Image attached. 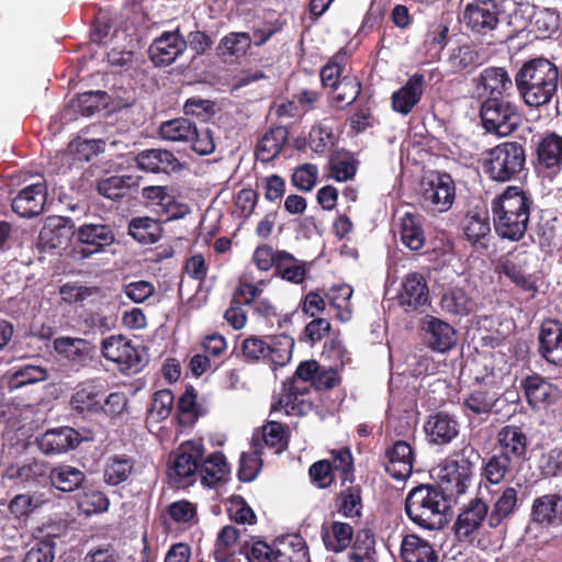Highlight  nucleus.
I'll use <instances>...</instances> for the list:
<instances>
[{
	"label": "nucleus",
	"mask_w": 562,
	"mask_h": 562,
	"mask_svg": "<svg viewBox=\"0 0 562 562\" xmlns=\"http://www.w3.org/2000/svg\"><path fill=\"white\" fill-rule=\"evenodd\" d=\"M535 199L529 190L520 186H508L491 202L494 229L496 234L512 241H518L526 235L530 223Z\"/></svg>",
	"instance_id": "1"
},
{
	"label": "nucleus",
	"mask_w": 562,
	"mask_h": 562,
	"mask_svg": "<svg viewBox=\"0 0 562 562\" xmlns=\"http://www.w3.org/2000/svg\"><path fill=\"white\" fill-rule=\"evenodd\" d=\"M560 83L561 70L552 60L542 56L524 61L515 74L516 89L529 108L539 109L551 103Z\"/></svg>",
	"instance_id": "2"
},
{
	"label": "nucleus",
	"mask_w": 562,
	"mask_h": 562,
	"mask_svg": "<svg viewBox=\"0 0 562 562\" xmlns=\"http://www.w3.org/2000/svg\"><path fill=\"white\" fill-rule=\"evenodd\" d=\"M450 498L441 486L419 484L413 487L405 498V513L417 526L435 530L446 522V512Z\"/></svg>",
	"instance_id": "3"
},
{
	"label": "nucleus",
	"mask_w": 562,
	"mask_h": 562,
	"mask_svg": "<svg viewBox=\"0 0 562 562\" xmlns=\"http://www.w3.org/2000/svg\"><path fill=\"white\" fill-rule=\"evenodd\" d=\"M526 164V147L518 140H505L486 149L481 161L485 176L497 183L520 179L527 171Z\"/></svg>",
	"instance_id": "4"
},
{
	"label": "nucleus",
	"mask_w": 562,
	"mask_h": 562,
	"mask_svg": "<svg viewBox=\"0 0 562 562\" xmlns=\"http://www.w3.org/2000/svg\"><path fill=\"white\" fill-rule=\"evenodd\" d=\"M158 133L165 140L189 143L190 148L200 156L211 155L216 147L214 132L209 126L198 127L187 117L162 122Z\"/></svg>",
	"instance_id": "5"
},
{
	"label": "nucleus",
	"mask_w": 562,
	"mask_h": 562,
	"mask_svg": "<svg viewBox=\"0 0 562 562\" xmlns=\"http://www.w3.org/2000/svg\"><path fill=\"white\" fill-rule=\"evenodd\" d=\"M482 127L490 134L506 137L518 126V105L512 97L483 99L480 105Z\"/></svg>",
	"instance_id": "6"
},
{
	"label": "nucleus",
	"mask_w": 562,
	"mask_h": 562,
	"mask_svg": "<svg viewBox=\"0 0 562 562\" xmlns=\"http://www.w3.org/2000/svg\"><path fill=\"white\" fill-rule=\"evenodd\" d=\"M473 454H477L475 449L465 446L445 460L437 486H441L449 498L467 492L473 473V462L470 460Z\"/></svg>",
	"instance_id": "7"
},
{
	"label": "nucleus",
	"mask_w": 562,
	"mask_h": 562,
	"mask_svg": "<svg viewBox=\"0 0 562 562\" xmlns=\"http://www.w3.org/2000/svg\"><path fill=\"white\" fill-rule=\"evenodd\" d=\"M204 456L202 443L188 440L179 445L169 456L168 476L177 488L192 485L198 479V472Z\"/></svg>",
	"instance_id": "8"
},
{
	"label": "nucleus",
	"mask_w": 562,
	"mask_h": 562,
	"mask_svg": "<svg viewBox=\"0 0 562 562\" xmlns=\"http://www.w3.org/2000/svg\"><path fill=\"white\" fill-rule=\"evenodd\" d=\"M507 0H473L464 7L462 21L474 34L493 36L506 18Z\"/></svg>",
	"instance_id": "9"
},
{
	"label": "nucleus",
	"mask_w": 562,
	"mask_h": 562,
	"mask_svg": "<svg viewBox=\"0 0 562 562\" xmlns=\"http://www.w3.org/2000/svg\"><path fill=\"white\" fill-rule=\"evenodd\" d=\"M101 353L108 360L117 364L123 374H136L145 364L144 349L132 344V340L123 335H111L102 340Z\"/></svg>",
	"instance_id": "10"
},
{
	"label": "nucleus",
	"mask_w": 562,
	"mask_h": 562,
	"mask_svg": "<svg viewBox=\"0 0 562 562\" xmlns=\"http://www.w3.org/2000/svg\"><path fill=\"white\" fill-rule=\"evenodd\" d=\"M535 259L536 256L527 250L513 252L499 259L496 271L508 278L520 291L530 293L533 297L539 291V277L530 271V265Z\"/></svg>",
	"instance_id": "11"
},
{
	"label": "nucleus",
	"mask_w": 562,
	"mask_h": 562,
	"mask_svg": "<svg viewBox=\"0 0 562 562\" xmlns=\"http://www.w3.org/2000/svg\"><path fill=\"white\" fill-rule=\"evenodd\" d=\"M456 198V184L446 172H431L422 181L420 201L425 209L432 212L448 211Z\"/></svg>",
	"instance_id": "12"
},
{
	"label": "nucleus",
	"mask_w": 562,
	"mask_h": 562,
	"mask_svg": "<svg viewBox=\"0 0 562 562\" xmlns=\"http://www.w3.org/2000/svg\"><path fill=\"white\" fill-rule=\"evenodd\" d=\"M94 440V432L89 428L77 430L72 427L64 426L46 430L38 439L40 450L49 454H59L76 449L81 442Z\"/></svg>",
	"instance_id": "13"
},
{
	"label": "nucleus",
	"mask_w": 562,
	"mask_h": 562,
	"mask_svg": "<svg viewBox=\"0 0 562 562\" xmlns=\"http://www.w3.org/2000/svg\"><path fill=\"white\" fill-rule=\"evenodd\" d=\"M310 385L296 379H288L282 384L280 397L271 405V414L283 412L286 416H306L313 411Z\"/></svg>",
	"instance_id": "14"
},
{
	"label": "nucleus",
	"mask_w": 562,
	"mask_h": 562,
	"mask_svg": "<svg viewBox=\"0 0 562 562\" xmlns=\"http://www.w3.org/2000/svg\"><path fill=\"white\" fill-rule=\"evenodd\" d=\"M503 394L499 387L492 383H482L464 395L461 408L463 414L471 417H480L486 420L492 414L499 412L496 408Z\"/></svg>",
	"instance_id": "15"
},
{
	"label": "nucleus",
	"mask_w": 562,
	"mask_h": 562,
	"mask_svg": "<svg viewBox=\"0 0 562 562\" xmlns=\"http://www.w3.org/2000/svg\"><path fill=\"white\" fill-rule=\"evenodd\" d=\"M520 386L528 405L533 409H547L562 398V390L538 373L525 376Z\"/></svg>",
	"instance_id": "16"
},
{
	"label": "nucleus",
	"mask_w": 562,
	"mask_h": 562,
	"mask_svg": "<svg viewBox=\"0 0 562 562\" xmlns=\"http://www.w3.org/2000/svg\"><path fill=\"white\" fill-rule=\"evenodd\" d=\"M188 43L180 26L173 31H165L156 37L149 48L148 56L157 67L173 64L187 49Z\"/></svg>",
	"instance_id": "17"
},
{
	"label": "nucleus",
	"mask_w": 562,
	"mask_h": 562,
	"mask_svg": "<svg viewBox=\"0 0 562 562\" xmlns=\"http://www.w3.org/2000/svg\"><path fill=\"white\" fill-rule=\"evenodd\" d=\"M75 234L80 244L74 248L77 259H87L101 252L114 241L113 231L105 224H82Z\"/></svg>",
	"instance_id": "18"
},
{
	"label": "nucleus",
	"mask_w": 562,
	"mask_h": 562,
	"mask_svg": "<svg viewBox=\"0 0 562 562\" xmlns=\"http://www.w3.org/2000/svg\"><path fill=\"white\" fill-rule=\"evenodd\" d=\"M519 482L514 485H506L498 491L488 493L492 495V506L490 509L488 527L496 529L502 525H506L517 513L522 501L519 498Z\"/></svg>",
	"instance_id": "19"
},
{
	"label": "nucleus",
	"mask_w": 562,
	"mask_h": 562,
	"mask_svg": "<svg viewBox=\"0 0 562 562\" xmlns=\"http://www.w3.org/2000/svg\"><path fill=\"white\" fill-rule=\"evenodd\" d=\"M529 438L522 427L506 425L497 431L494 449L520 467L529 460Z\"/></svg>",
	"instance_id": "20"
},
{
	"label": "nucleus",
	"mask_w": 562,
	"mask_h": 562,
	"mask_svg": "<svg viewBox=\"0 0 562 562\" xmlns=\"http://www.w3.org/2000/svg\"><path fill=\"white\" fill-rule=\"evenodd\" d=\"M490 506L480 497L472 498L454 521V530L460 541H472L482 524H488Z\"/></svg>",
	"instance_id": "21"
},
{
	"label": "nucleus",
	"mask_w": 562,
	"mask_h": 562,
	"mask_svg": "<svg viewBox=\"0 0 562 562\" xmlns=\"http://www.w3.org/2000/svg\"><path fill=\"white\" fill-rule=\"evenodd\" d=\"M104 393V386L95 380L80 382L70 395L69 406L78 415H99Z\"/></svg>",
	"instance_id": "22"
},
{
	"label": "nucleus",
	"mask_w": 562,
	"mask_h": 562,
	"mask_svg": "<svg viewBox=\"0 0 562 562\" xmlns=\"http://www.w3.org/2000/svg\"><path fill=\"white\" fill-rule=\"evenodd\" d=\"M423 341L431 350L446 352L457 344V331L447 322L427 315L422 325Z\"/></svg>",
	"instance_id": "23"
},
{
	"label": "nucleus",
	"mask_w": 562,
	"mask_h": 562,
	"mask_svg": "<svg viewBox=\"0 0 562 562\" xmlns=\"http://www.w3.org/2000/svg\"><path fill=\"white\" fill-rule=\"evenodd\" d=\"M538 352L549 363L562 366V322L544 318L538 334Z\"/></svg>",
	"instance_id": "24"
},
{
	"label": "nucleus",
	"mask_w": 562,
	"mask_h": 562,
	"mask_svg": "<svg viewBox=\"0 0 562 562\" xmlns=\"http://www.w3.org/2000/svg\"><path fill=\"white\" fill-rule=\"evenodd\" d=\"M475 82L480 97L483 99L513 97L514 82L508 71L503 67L483 69Z\"/></svg>",
	"instance_id": "25"
},
{
	"label": "nucleus",
	"mask_w": 562,
	"mask_h": 562,
	"mask_svg": "<svg viewBox=\"0 0 562 562\" xmlns=\"http://www.w3.org/2000/svg\"><path fill=\"white\" fill-rule=\"evenodd\" d=\"M424 430L428 443L447 446L459 436L460 424L456 416L446 412H437L427 418Z\"/></svg>",
	"instance_id": "26"
},
{
	"label": "nucleus",
	"mask_w": 562,
	"mask_h": 562,
	"mask_svg": "<svg viewBox=\"0 0 562 562\" xmlns=\"http://www.w3.org/2000/svg\"><path fill=\"white\" fill-rule=\"evenodd\" d=\"M530 519L547 529L562 525V492L536 497L531 504Z\"/></svg>",
	"instance_id": "27"
},
{
	"label": "nucleus",
	"mask_w": 562,
	"mask_h": 562,
	"mask_svg": "<svg viewBox=\"0 0 562 562\" xmlns=\"http://www.w3.org/2000/svg\"><path fill=\"white\" fill-rule=\"evenodd\" d=\"M47 198L45 181H37L23 188L12 200L11 207L21 217L32 218L44 211Z\"/></svg>",
	"instance_id": "28"
},
{
	"label": "nucleus",
	"mask_w": 562,
	"mask_h": 562,
	"mask_svg": "<svg viewBox=\"0 0 562 562\" xmlns=\"http://www.w3.org/2000/svg\"><path fill=\"white\" fill-rule=\"evenodd\" d=\"M397 301L407 313L427 305L429 303V289L425 277L418 272L408 273L402 281Z\"/></svg>",
	"instance_id": "29"
},
{
	"label": "nucleus",
	"mask_w": 562,
	"mask_h": 562,
	"mask_svg": "<svg viewBox=\"0 0 562 562\" xmlns=\"http://www.w3.org/2000/svg\"><path fill=\"white\" fill-rule=\"evenodd\" d=\"M387 462L384 464L385 472L397 481H404L411 476L414 465V450L404 440H396L385 450Z\"/></svg>",
	"instance_id": "30"
},
{
	"label": "nucleus",
	"mask_w": 562,
	"mask_h": 562,
	"mask_svg": "<svg viewBox=\"0 0 562 562\" xmlns=\"http://www.w3.org/2000/svg\"><path fill=\"white\" fill-rule=\"evenodd\" d=\"M135 162L138 169L151 173L170 175L182 168L181 162L172 151L161 148L140 150L135 156Z\"/></svg>",
	"instance_id": "31"
},
{
	"label": "nucleus",
	"mask_w": 562,
	"mask_h": 562,
	"mask_svg": "<svg viewBox=\"0 0 562 562\" xmlns=\"http://www.w3.org/2000/svg\"><path fill=\"white\" fill-rule=\"evenodd\" d=\"M518 468V464L494 449L492 456L483 460L481 482L490 491L491 486L503 483Z\"/></svg>",
	"instance_id": "32"
},
{
	"label": "nucleus",
	"mask_w": 562,
	"mask_h": 562,
	"mask_svg": "<svg viewBox=\"0 0 562 562\" xmlns=\"http://www.w3.org/2000/svg\"><path fill=\"white\" fill-rule=\"evenodd\" d=\"M562 166V136L550 133L537 146V168L557 175Z\"/></svg>",
	"instance_id": "33"
},
{
	"label": "nucleus",
	"mask_w": 562,
	"mask_h": 562,
	"mask_svg": "<svg viewBox=\"0 0 562 562\" xmlns=\"http://www.w3.org/2000/svg\"><path fill=\"white\" fill-rule=\"evenodd\" d=\"M54 349L74 367H85L92 360L93 346L86 339L58 337L54 340Z\"/></svg>",
	"instance_id": "34"
},
{
	"label": "nucleus",
	"mask_w": 562,
	"mask_h": 562,
	"mask_svg": "<svg viewBox=\"0 0 562 562\" xmlns=\"http://www.w3.org/2000/svg\"><path fill=\"white\" fill-rule=\"evenodd\" d=\"M134 469L135 460L132 457L125 453L112 454L106 458L103 465V483L110 487L128 484Z\"/></svg>",
	"instance_id": "35"
},
{
	"label": "nucleus",
	"mask_w": 562,
	"mask_h": 562,
	"mask_svg": "<svg viewBox=\"0 0 562 562\" xmlns=\"http://www.w3.org/2000/svg\"><path fill=\"white\" fill-rule=\"evenodd\" d=\"M425 76L416 72L406 83L392 94V108L395 112L407 115L420 101L424 93Z\"/></svg>",
	"instance_id": "36"
},
{
	"label": "nucleus",
	"mask_w": 562,
	"mask_h": 562,
	"mask_svg": "<svg viewBox=\"0 0 562 562\" xmlns=\"http://www.w3.org/2000/svg\"><path fill=\"white\" fill-rule=\"evenodd\" d=\"M353 527L348 522L333 520L323 524L321 537L327 551L334 553L344 552L351 546L355 536Z\"/></svg>",
	"instance_id": "37"
},
{
	"label": "nucleus",
	"mask_w": 562,
	"mask_h": 562,
	"mask_svg": "<svg viewBox=\"0 0 562 562\" xmlns=\"http://www.w3.org/2000/svg\"><path fill=\"white\" fill-rule=\"evenodd\" d=\"M252 45V38L247 32H231L223 36L216 46L217 56L225 63H238Z\"/></svg>",
	"instance_id": "38"
},
{
	"label": "nucleus",
	"mask_w": 562,
	"mask_h": 562,
	"mask_svg": "<svg viewBox=\"0 0 562 562\" xmlns=\"http://www.w3.org/2000/svg\"><path fill=\"white\" fill-rule=\"evenodd\" d=\"M198 476L207 487L225 483L229 476V467L223 452L216 451L202 459Z\"/></svg>",
	"instance_id": "39"
},
{
	"label": "nucleus",
	"mask_w": 562,
	"mask_h": 562,
	"mask_svg": "<svg viewBox=\"0 0 562 562\" xmlns=\"http://www.w3.org/2000/svg\"><path fill=\"white\" fill-rule=\"evenodd\" d=\"M49 482L56 490L63 493H71L85 486L87 475L76 467L59 464L50 469Z\"/></svg>",
	"instance_id": "40"
},
{
	"label": "nucleus",
	"mask_w": 562,
	"mask_h": 562,
	"mask_svg": "<svg viewBox=\"0 0 562 562\" xmlns=\"http://www.w3.org/2000/svg\"><path fill=\"white\" fill-rule=\"evenodd\" d=\"M401 558L403 562H438V554L432 546L415 533L403 538Z\"/></svg>",
	"instance_id": "41"
},
{
	"label": "nucleus",
	"mask_w": 562,
	"mask_h": 562,
	"mask_svg": "<svg viewBox=\"0 0 562 562\" xmlns=\"http://www.w3.org/2000/svg\"><path fill=\"white\" fill-rule=\"evenodd\" d=\"M341 487L334 499L336 512L346 518H360L363 508L362 487L355 483Z\"/></svg>",
	"instance_id": "42"
},
{
	"label": "nucleus",
	"mask_w": 562,
	"mask_h": 562,
	"mask_svg": "<svg viewBox=\"0 0 562 562\" xmlns=\"http://www.w3.org/2000/svg\"><path fill=\"white\" fill-rule=\"evenodd\" d=\"M239 530L231 525L224 526L217 533L213 558L215 562H235L240 546Z\"/></svg>",
	"instance_id": "43"
},
{
	"label": "nucleus",
	"mask_w": 562,
	"mask_h": 562,
	"mask_svg": "<svg viewBox=\"0 0 562 562\" xmlns=\"http://www.w3.org/2000/svg\"><path fill=\"white\" fill-rule=\"evenodd\" d=\"M78 509L87 517L101 515L109 510L110 498L105 492L93 484L85 485L77 496Z\"/></svg>",
	"instance_id": "44"
},
{
	"label": "nucleus",
	"mask_w": 562,
	"mask_h": 562,
	"mask_svg": "<svg viewBox=\"0 0 562 562\" xmlns=\"http://www.w3.org/2000/svg\"><path fill=\"white\" fill-rule=\"evenodd\" d=\"M289 137L285 126H274L267 131L256 146V156L261 161L274 159L282 150Z\"/></svg>",
	"instance_id": "45"
},
{
	"label": "nucleus",
	"mask_w": 562,
	"mask_h": 562,
	"mask_svg": "<svg viewBox=\"0 0 562 562\" xmlns=\"http://www.w3.org/2000/svg\"><path fill=\"white\" fill-rule=\"evenodd\" d=\"M47 379V370L44 367L34 364L16 366L4 375L7 386L10 391L43 382Z\"/></svg>",
	"instance_id": "46"
},
{
	"label": "nucleus",
	"mask_w": 562,
	"mask_h": 562,
	"mask_svg": "<svg viewBox=\"0 0 562 562\" xmlns=\"http://www.w3.org/2000/svg\"><path fill=\"white\" fill-rule=\"evenodd\" d=\"M483 54L474 44H463L453 48L448 63L453 72L471 71L483 64Z\"/></svg>",
	"instance_id": "47"
},
{
	"label": "nucleus",
	"mask_w": 562,
	"mask_h": 562,
	"mask_svg": "<svg viewBox=\"0 0 562 562\" xmlns=\"http://www.w3.org/2000/svg\"><path fill=\"white\" fill-rule=\"evenodd\" d=\"M348 553L349 562H372L375 555V535L368 528L356 531Z\"/></svg>",
	"instance_id": "48"
},
{
	"label": "nucleus",
	"mask_w": 562,
	"mask_h": 562,
	"mask_svg": "<svg viewBox=\"0 0 562 562\" xmlns=\"http://www.w3.org/2000/svg\"><path fill=\"white\" fill-rule=\"evenodd\" d=\"M402 243L411 250L418 251L425 245V234L419 215L405 213L400 229Z\"/></svg>",
	"instance_id": "49"
},
{
	"label": "nucleus",
	"mask_w": 562,
	"mask_h": 562,
	"mask_svg": "<svg viewBox=\"0 0 562 562\" xmlns=\"http://www.w3.org/2000/svg\"><path fill=\"white\" fill-rule=\"evenodd\" d=\"M352 294V286L346 283L333 285L326 293V299L328 300L330 306L336 310V317L342 323L351 319Z\"/></svg>",
	"instance_id": "50"
},
{
	"label": "nucleus",
	"mask_w": 562,
	"mask_h": 562,
	"mask_svg": "<svg viewBox=\"0 0 562 562\" xmlns=\"http://www.w3.org/2000/svg\"><path fill=\"white\" fill-rule=\"evenodd\" d=\"M329 464L331 465L335 475H338L340 485L345 486L347 483H353L356 480V469L350 448L342 447L339 449H333L329 451Z\"/></svg>",
	"instance_id": "51"
},
{
	"label": "nucleus",
	"mask_w": 562,
	"mask_h": 562,
	"mask_svg": "<svg viewBox=\"0 0 562 562\" xmlns=\"http://www.w3.org/2000/svg\"><path fill=\"white\" fill-rule=\"evenodd\" d=\"M68 239L69 228L61 224V218H48L38 235V241L44 249L63 248Z\"/></svg>",
	"instance_id": "52"
},
{
	"label": "nucleus",
	"mask_w": 562,
	"mask_h": 562,
	"mask_svg": "<svg viewBox=\"0 0 562 562\" xmlns=\"http://www.w3.org/2000/svg\"><path fill=\"white\" fill-rule=\"evenodd\" d=\"M161 232L160 222L150 217H135L128 224V234L142 244H155Z\"/></svg>",
	"instance_id": "53"
},
{
	"label": "nucleus",
	"mask_w": 562,
	"mask_h": 562,
	"mask_svg": "<svg viewBox=\"0 0 562 562\" xmlns=\"http://www.w3.org/2000/svg\"><path fill=\"white\" fill-rule=\"evenodd\" d=\"M441 307L450 314L467 316L475 308V302L469 296L465 290L452 288L441 297Z\"/></svg>",
	"instance_id": "54"
},
{
	"label": "nucleus",
	"mask_w": 562,
	"mask_h": 562,
	"mask_svg": "<svg viewBox=\"0 0 562 562\" xmlns=\"http://www.w3.org/2000/svg\"><path fill=\"white\" fill-rule=\"evenodd\" d=\"M137 184V179L133 176H111L100 179L97 190L104 198L116 200L123 198L131 188Z\"/></svg>",
	"instance_id": "55"
},
{
	"label": "nucleus",
	"mask_w": 562,
	"mask_h": 562,
	"mask_svg": "<svg viewBox=\"0 0 562 562\" xmlns=\"http://www.w3.org/2000/svg\"><path fill=\"white\" fill-rule=\"evenodd\" d=\"M196 398V390L192 385L187 386L177 405L181 424L193 425L201 416L206 415L207 411L198 404Z\"/></svg>",
	"instance_id": "56"
},
{
	"label": "nucleus",
	"mask_w": 562,
	"mask_h": 562,
	"mask_svg": "<svg viewBox=\"0 0 562 562\" xmlns=\"http://www.w3.org/2000/svg\"><path fill=\"white\" fill-rule=\"evenodd\" d=\"M358 164L352 154L336 153L329 158V176L338 182L351 180L357 173Z\"/></svg>",
	"instance_id": "57"
},
{
	"label": "nucleus",
	"mask_w": 562,
	"mask_h": 562,
	"mask_svg": "<svg viewBox=\"0 0 562 562\" xmlns=\"http://www.w3.org/2000/svg\"><path fill=\"white\" fill-rule=\"evenodd\" d=\"M491 232L487 212H468L463 221L465 238L475 245L484 239Z\"/></svg>",
	"instance_id": "58"
},
{
	"label": "nucleus",
	"mask_w": 562,
	"mask_h": 562,
	"mask_svg": "<svg viewBox=\"0 0 562 562\" xmlns=\"http://www.w3.org/2000/svg\"><path fill=\"white\" fill-rule=\"evenodd\" d=\"M110 95L105 91H87L80 93L74 101L72 108L83 116H91L102 109H106Z\"/></svg>",
	"instance_id": "59"
},
{
	"label": "nucleus",
	"mask_w": 562,
	"mask_h": 562,
	"mask_svg": "<svg viewBox=\"0 0 562 562\" xmlns=\"http://www.w3.org/2000/svg\"><path fill=\"white\" fill-rule=\"evenodd\" d=\"M269 345L268 362L274 366H284L292 356L294 340L292 337L280 334L274 336H267Z\"/></svg>",
	"instance_id": "60"
},
{
	"label": "nucleus",
	"mask_w": 562,
	"mask_h": 562,
	"mask_svg": "<svg viewBox=\"0 0 562 562\" xmlns=\"http://www.w3.org/2000/svg\"><path fill=\"white\" fill-rule=\"evenodd\" d=\"M238 553L244 555L248 562H274L276 550L266 541L250 537L243 541Z\"/></svg>",
	"instance_id": "61"
},
{
	"label": "nucleus",
	"mask_w": 562,
	"mask_h": 562,
	"mask_svg": "<svg viewBox=\"0 0 562 562\" xmlns=\"http://www.w3.org/2000/svg\"><path fill=\"white\" fill-rule=\"evenodd\" d=\"M267 337L249 336L240 344V355L246 363L268 362Z\"/></svg>",
	"instance_id": "62"
},
{
	"label": "nucleus",
	"mask_w": 562,
	"mask_h": 562,
	"mask_svg": "<svg viewBox=\"0 0 562 562\" xmlns=\"http://www.w3.org/2000/svg\"><path fill=\"white\" fill-rule=\"evenodd\" d=\"M274 562H310L305 541L294 537L290 542H283L282 548L276 549Z\"/></svg>",
	"instance_id": "63"
},
{
	"label": "nucleus",
	"mask_w": 562,
	"mask_h": 562,
	"mask_svg": "<svg viewBox=\"0 0 562 562\" xmlns=\"http://www.w3.org/2000/svg\"><path fill=\"white\" fill-rule=\"evenodd\" d=\"M50 468L45 461L33 460L18 468L14 477L25 484H41L49 479Z\"/></svg>",
	"instance_id": "64"
}]
</instances>
